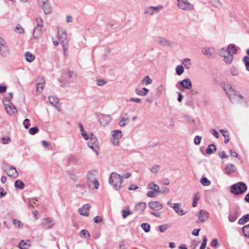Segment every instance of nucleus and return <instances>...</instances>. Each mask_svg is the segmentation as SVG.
Listing matches in <instances>:
<instances>
[{
    "label": "nucleus",
    "instance_id": "obj_1",
    "mask_svg": "<svg viewBox=\"0 0 249 249\" xmlns=\"http://www.w3.org/2000/svg\"><path fill=\"white\" fill-rule=\"evenodd\" d=\"M221 86L225 93L232 103L247 104L243 96L238 91L235 90L234 87L231 83L224 82L222 83Z\"/></svg>",
    "mask_w": 249,
    "mask_h": 249
},
{
    "label": "nucleus",
    "instance_id": "obj_2",
    "mask_svg": "<svg viewBox=\"0 0 249 249\" xmlns=\"http://www.w3.org/2000/svg\"><path fill=\"white\" fill-rule=\"evenodd\" d=\"M58 38L63 48L64 56L66 57L68 54L69 40L67 38V34L65 29L62 28L58 29Z\"/></svg>",
    "mask_w": 249,
    "mask_h": 249
},
{
    "label": "nucleus",
    "instance_id": "obj_3",
    "mask_svg": "<svg viewBox=\"0 0 249 249\" xmlns=\"http://www.w3.org/2000/svg\"><path fill=\"white\" fill-rule=\"evenodd\" d=\"M108 182L116 190H119L121 188L123 183L121 176L115 172L112 173L109 177Z\"/></svg>",
    "mask_w": 249,
    "mask_h": 249
},
{
    "label": "nucleus",
    "instance_id": "obj_4",
    "mask_svg": "<svg viewBox=\"0 0 249 249\" xmlns=\"http://www.w3.org/2000/svg\"><path fill=\"white\" fill-rule=\"evenodd\" d=\"M247 190V186L245 183L239 182L231 187V192L232 194L237 195L245 193Z\"/></svg>",
    "mask_w": 249,
    "mask_h": 249
},
{
    "label": "nucleus",
    "instance_id": "obj_5",
    "mask_svg": "<svg viewBox=\"0 0 249 249\" xmlns=\"http://www.w3.org/2000/svg\"><path fill=\"white\" fill-rule=\"evenodd\" d=\"M36 26L33 30V36L36 39L38 38L42 34V28L43 27V20L40 17L36 18Z\"/></svg>",
    "mask_w": 249,
    "mask_h": 249
},
{
    "label": "nucleus",
    "instance_id": "obj_6",
    "mask_svg": "<svg viewBox=\"0 0 249 249\" xmlns=\"http://www.w3.org/2000/svg\"><path fill=\"white\" fill-rule=\"evenodd\" d=\"M178 7L182 10L192 11L194 9L193 4L190 3L188 0H177Z\"/></svg>",
    "mask_w": 249,
    "mask_h": 249
},
{
    "label": "nucleus",
    "instance_id": "obj_7",
    "mask_svg": "<svg viewBox=\"0 0 249 249\" xmlns=\"http://www.w3.org/2000/svg\"><path fill=\"white\" fill-rule=\"evenodd\" d=\"M10 54V50L6 41L0 37V54L3 57H7Z\"/></svg>",
    "mask_w": 249,
    "mask_h": 249
},
{
    "label": "nucleus",
    "instance_id": "obj_8",
    "mask_svg": "<svg viewBox=\"0 0 249 249\" xmlns=\"http://www.w3.org/2000/svg\"><path fill=\"white\" fill-rule=\"evenodd\" d=\"M112 138L111 141L112 143L117 145L119 144V140L122 137V132L120 130H115L111 132Z\"/></svg>",
    "mask_w": 249,
    "mask_h": 249
},
{
    "label": "nucleus",
    "instance_id": "obj_9",
    "mask_svg": "<svg viewBox=\"0 0 249 249\" xmlns=\"http://www.w3.org/2000/svg\"><path fill=\"white\" fill-rule=\"evenodd\" d=\"M5 171L8 176L13 178H16L18 176V173L17 169L12 166L7 165L5 167Z\"/></svg>",
    "mask_w": 249,
    "mask_h": 249
},
{
    "label": "nucleus",
    "instance_id": "obj_10",
    "mask_svg": "<svg viewBox=\"0 0 249 249\" xmlns=\"http://www.w3.org/2000/svg\"><path fill=\"white\" fill-rule=\"evenodd\" d=\"M4 105L5 106V108L7 112V113L10 115H13L16 114L18 112L17 109L16 107L12 103H10L9 105L6 106L4 103V101H3Z\"/></svg>",
    "mask_w": 249,
    "mask_h": 249
},
{
    "label": "nucleus",
    "instance_id": "obj_11",
    "mask_svg": "<svg viewBox=\"0 0 249 249\" xmlns=\"http://www.w3.org/2000/svg\"><path fill=\"white\" fill-rule=\"evenodd\" d=\"M98 120L102 125L105 126L110 122L111 117L109 115H101Z\"/></svg>",
    "mask_w": 249,
    "mask_h": 249
},
{
    "label": "nucleus",
    "instance_id": "obj_12",
    "mask_svg": "<svg viewBox=\"0 0 249 249\" xmlns=\"http://www.w3.org/2000/svg\"><path fill=\"white\" fill-rule=\"evenodd\" d=\"M149 207L154 211H159L162 209L161 203L158 201H150L148 203Z\"/></svg>",
    "mask_w": 249,
    "mask_h": 249
},
{
    "label": "nucleus",
    "instance_id": "obj_13",
    "mask_svg": "<svg viewBox=\"0 0 249 249\" xmlns=\"http://www.w3.org/2000/svg\"><path fill=\"white\" fill-rule=\"evenodd\" d=\"M54 223L53 221L50 218H44L42 220L41 226L45 229H49L53 227Z\"/></svg>",
    "mask_w": 249,
    "mask_h": 249
},
{
    "label": "nucleus",
    "instance_id": "obj_14",
    "mask_svg": "<svg viewBox=\"0 0 249 249\" xmlns=\"http://www.w3.org/2000/svg\"><path fill=\"white\" fill-rule=\"evenodd\" d=\"M240 215L239 210L237 209L230 212L229 220L231 222H234Z\"/></svg>",
    "mask_w": 249,
    "mask_h": 249
},
{
    "label": "nucleus",
    "instance_id": "obj_15",
    "mask_svg": "<svg viewBox=\"0 0 249 249\" xmlns=\"http://www.w3.org/2000/svg\"><path fill=\"white\" fill-rule=\"evenodd\" d=\"M209 213L204 210H200L199 214L197 215L199 222H204L206 221L209 217Z\"/></svg>",
    "mask_w": 249,
    "mask_h": 249
},
{
    "label": "nucleus",
    "instance_id": "obj_16",
    "mask_svg": "<svg viewBox=\"0 0 249 249\" xmlns=\"http://www.w3.org/2000/svg\"><path fill=\"white\" fill-rule=\"evenodd\" d=\"M181 203H174V205H173V209L179 215H183L186 213V212L181 209Z\"/></svg>",
    "mask_w": 249,
    "mask_h": 249
},
{
    "label": "nucleus",
    "instance_id": "obj_17",
    "mask_svg": "<svg viewBox=\"0 0 249 249\" xmlns=\"http://www.w3.org/2000/svg\"><path fill=\"white\" fill-rule=\"evenodd\" d=\"M180 84L184 89H190L192 87V84L190 79L186 78L182 81H179Z\"/></svg>",
    "mask_w": 249,
    "mask_h": 249
},
{
    "label": "nucleus",
    "instance_id": "obj_18",
    "mask_svg": "<svg viewBox=\"0 0 249 249\" xmlns=\"http://www.w3.org/2000/svg\"><path fill=\"white\" fill-rule=\"evenodd\" d=\"M90 206L89 204H86L83 206V207L79 209V213L81 215L84 216H88L89 215V210Z\"/></svg>",
    "mask_w": 249,
    "mask_h": 249
},
{
    "label": "nucleus",
    "instance_id": "obj_19",
    "mask_svg": "<svg viewBox=\"0 0 249 249\" xmlns=\"http://www.w3.org/2000/svg\"><path fill=\"white\" fill-rule=\"evenodd\" d=\"M146 207V204L145 202H141L136 205L135 209L137 212L142 213L145 210Z\"/></svg>",
    "mask_w": 249,
    "mask_h": 249
},
{
    "label": "nucleus",
    "instance_id": "obj_20",
    "mask_svg": "<svg viewBox=\"0 0 249 249\" xmlns=\"http://www.w3.org/2000/svg\"><path fill=\"white\" fill-rule=\"evenodd\" d=\"M49 100L50 103L55 108H56L58 110H59V107L58 106V99L57 98L53 96H50L49 97Z\"/></svg>",
    "mask_w": 249,
    "mask_h": 249
},
{
    "label": "nucleus",
    "instance_id": "obj_21",
    "mask_svg": "<svg viewBox=\"0 0 249 249\" xmlns=\"http://www.w3.org/2000/svg\"><path fill=\"white\" fill-rule=\"evenodd\" d=\"M89 138L90 139V141L88 142V146L91 145H99V142L97 137L94 136L92 133L89 135Z\"/></svg>",
    "mask_w": 249,
    "mask_h": 249
},
{
    "label": "nucleus",
    "instance_id": "obj_22",
    "mask_svg": "<svg viewBox=\"0 0 249 249\" xmlns=\"http://www.w3.org/2000/svg\"><path fill=\"white\" fill-rule=\"evenodd\" d=\"M41 5L42 8L44 11L45 14H50L52 13V7L49 3L47 2L46 3L42 4Z\"/></svg>",
    "mask_w": 249,
    "mask_h": 249
},
{
    "label": "nucleus",
    "instance_id": "obj_23",
    "mask_svg": "<svg viewBox=\"0 0 249 249\" xmlns=\"http://www.w3.org/2000/svg\"><path fill=\"white\" fill-rule=\"evenodd\" d=\"M228 54H232L236 53L237 49L236 47L234 44H230L226 50Z\"/></svg>",
    "mask_w": 249,
    "mask_h": 249
},
{
    "label": "nucleus",
    "instance_id": "obj_24",
    "mask_svg": "<svg viewBox=\"0 0 249 249\" xmlns=\"http://www.w3.org/2000/svg\"><path fill=\"white\" fill-rule=\"evenodd\" d=\"M148 189L154 191L157 193H160V187L157 184L153 182H151L148 185Z\"/></svg>",
    "mask_w": 249,
    "mask_h": 249
},
{
    "label": "nucleus",
    "instance_id": "obj_25",
    "mask_svg": "<svg viewBox=\"0 0 249 249\" xmlns=\"http://www.w3.org/2000/svg\"><path fill=\"white\" fill-rule=\"evenodd\" d=\"M30 246L31 245L29 240L26 241L22 240L18 244V247L20 249H28Z\"/></svg>",
    "mask_w": 249,
    "mask_h": 249
},
{
    "label": "nucleus",
    "instance_id": "obj_26",
    "mask_svg": "<svg viewBox=\"0 0 249 249\" xmlns=\"http://www.w3.org/2000/svg\"><path fill=\"white\" fill-rule=\"evenodd\" d=\"M137 95L140 96H145L147 94L149 89L146 88H143L142 89H136L135 90Z\"/></svg>",
    "mask_w": 249,
    "mask_h": 249
},
{
    "label": "nucleus",
    "instance_id": "obj_27",
    "mask_svg": "<svg viewBox=\"0 0 249 249\" xmlns=\"http://www.w3.org/2000/svg\"><path fill=\"white\" fill-rule=\"evenodd\" d=\"M216 150V146L213 144H209L206 150V153L210 155L214 153Z\"/></svg>",
    "mask_w": 249,
    "mask_h": 249
},
{
    "label": "nucleus",
    "instance_id": "obj_28",
    "mask_svg": "<svg viewBox=\"0 0 249 249\" xmlns=\"http://www.w3.org/2000/svg\"><path fill=\"white\" fill-rule=\"evenodd\" d=\"M26 60L28 62H33L35 59V56L29 52H27L24 54Z\"/></svg>",
    "mask_w": 249,
    "mask_h": 249
},
{
    "label": "nucleus",
    "instance_id": "obj_29",
    "mask_svg": "<svg viewBox=\"0 0 249 249\" xmlns=\"http://www.w3.org/2000/svg\"><path fill=\"white\" fill-rule=\"evenodd\" d=\"M236 168L234 165L231 164H228L225 168V171L227 174H230L233 173L235 171Z\"/></svg>",
    "mask_w": 249,
    "mask_h": 249
},
{
    "label": "nucleus",
    "instance_id": "obj_30",
    "mask_svg": "<svg viewBox=\"0 0 249 249\" xmlns=\"http://www.w3.org/2000/svg\"><path fill=\"white\" fill-rule=\"evenodd\" d=\"M156 42L162 45L168 46L170 45L169 42L165 38L162 37H159L156 39Z\"/></svg>",
    "mask_w": 249,
    "mask_h": 249
},
{
    "label": "nucleus",
    "instance_id": "obj_31",
    "mask_svg": "<svg viewBox=\"0 0 249 249\" xmlns=\"http://www.w3.org/2000/svg\"><path fill=\"white\" fill-rule=\"evenodd\" d=\"M78 126L80 130L81 133V135H82L83 137L85 140H88L89 139V135L87 133V132L84 130L82 124L81 123H79Z\"/></svg>",
    "mask_w": 249,
    "mask_h": 249
},
{
    "label": "nucleus",
    "instance_id": "obj_32",
    "mask_svg": "<svg viewBox=\"0 0 249 249\" xmlns=\"http://www.w3.org/2000/svg\"><path fill=\"white\" fill-rule=\"evenodd\" d=\"M129 123V119L128 118H125L123 117L121 118V119L119 122V125L121 127L125 126L127 124Z\"/></svg>",
    "mask_w": 249,
    "mask_h": 249
},
{
    "label": "nucleus",
    "instance_id": "obj_33",
    "mask_svg": "<svg viewBox=\"0 0 249 249\" xmlns=\"http://www.w3.org/2000/svg\"><path fill=\"white\" fill-rule=\"evenodd\" d=\"M15 187L17 189H23L25 187L24 183L20 180H17L15 182Z\"/></svg>",
    "mask_w": 249,
    "mask_h": 249
},
{
    "label": "nucleus",
    "instance_id": "obj_34",
    "mask_svg": "<svg viewBox=\"0 0 249 249\" xmlns=\"http://www.w3.org/2000/svg\"><path fill=\"white\" fill-rule=\"evenodd\" d=\"M248 221H249V214H246L240 218L238 220V223L243 225Z\"/></svg>",
    "mask_w": 249,
    "mask_h": 249
},
{
    "label": "nucleus",
    "instance_id": "obj_35",
    "mask_svg": "<svg viewBox=\"0 0 249 249\" xmlns=\"http://www.w3.org/2000/svg\"><path fill=\"white\" fill-rule=\"evenodd\" d=\"M230 73L234 76H238L240 73V71L237 68L233 66L230 69Z\"/></svg>",
    "mask_w": 249,
    "mask_h": 249
},
{
    "label": "nucleus",
    "instance_id": "obj_36",
    "mask_svg": "<svg viewBox=\"0 0 249 249\" xmlns=\"http://www.w3.org/2000/svg\"><path fill=\"white\" fill-rule=\"evenodd\" d=\"M182 65L186 69H189L191 65L190 59L188 58L184 59L182 61Z\"/></svg>",
    "mask_w": 249,
    "mask_h": 249
},
{
    "label": "nucleus",
    "instance_id": "obj_37",
    "mask_svg": "<svg viewBox=\"0 0 249 249\" xmlns=\"http://www.w3.org/2000/svg\"><path fill=\"white\" fill-rule=\"evenodd\" d=\"M95 176V172L91 171L88 173L87 175V179L89 183H91L93 180Z\"/></svg>",
    "mask_w": 249,
    "mask_h": 249
},
{
    "label": "nucleus",
    "instance_id": "obj_38",
    "mask_svg": "<svg viewBox=\"0 0 249 249\" xmlns=\"http://www.w3.org/2000/svg\"><path fill=\"white\" fill-rule=\"evenodd\" d=\"M202 53L204 54L207 55L209 56H211L212 55L211 49L210 48H208V47L203 48L202 50Z\"/></svg>",
    "mask_w": 249,
    "mask_h": 249
},
{
    "label": "nucleus",
    "instance_id": "obj_39",
    "mask_svg": "<svg viewBox=\"0 0 249 249\" xmlns=\"http://www.w3.org/2000/svg\"><path fill=\"white\" fill-rule=\"evenodd\" d=\"M44 87V83L43 82L38 83L36 87V93L37 95L41 93V90L43 89Z\"/></svg>",
    "mask_w": 249,
    "mask_h": 249
},
{
    "label": "nucleus",
    "instance_id": "obj_40",
    "mask_svg": "<svg viewBox=\"0 0 249 249\" xmlns=\"http://www.w3.org/2000/svg\"><path fill=\"white\" fill-rule=\"evenodd\" d=\"M176 71L178 75H181L184 72V68L182 65H178L176 68Z\"/></svg>",
    "mask_w": 249,
    "mask_h": 249
},
{
    "label": "nucleus",
    "instance_id": "obj_41",
    "mask_svg": "<svg viewBox=\"0 0 249 249\" xmlns=\"http://www.w3.org/2000/svg\"><path fill=\"white\" fill-rule=\"evenodd\" d=\"M152 82V79L148 76H145L142 81V84H144L145 85L150 84Z\"/></svg>",
    "mask_w": 249,
    "mask_h": 249
},
{
    "label": "nucleus",
    "instance_id": "obj_42",
    "mask_svg": "<svg viewBox=\"0 0 249 249\" xmlns=\"http://www.w3.org/2000/svg\"><path fill=\"white\" fill-rule=\"evenodd\" d=\"M200 181L203 186H208L211 184V181L206 177H202Z\"/></svg>",
    "mask_w": 249,
    "mask_h": 249
},
{
    "label": "nucleus",
    "instance_id": "obj_43",
    "mask_svg": "<svg viewBox=\"0 0 249 249\" xmlns=\"http://www.w3.org/2000/svg\"><path fill=\"white\" fill-rule=\"evenodd\" d=\"M233 59V55L232 54H228V55H224V61L227 64H231Z\"/></svg>",
    "mask_w": 249,
    "mask_h": 249
},
{
    "label": "nucleus",
    "instance_id": "obj_44",
    "mask_svg": "<svg viewBox=\"0 0 249 249\" xmlns=\"http://www.w3.org/2000/svg\"><path fill=\"white\" fill-rule=\"evenodd\" d=\"M141 226L145 232H148L150 231V225L149 224L146 223H142Z\"/></svg>",
    "mask_w": 249,
    "mask_h": 249
},
{
    "label": "nucleus",
    "instance_id": "obj_45",
    "mask_svg": "<svg viewBox=\"0 0 249 249\" xmlns=\"http://www.w3.org/2000/svg\"><path fill=\"white\" fill-rule=\"evenodd\" d=\"M160 166L158 164H155L151 169L150 170L153 174H157L159 170L160 169Z\"/></svg>",
    "mask_w": 249,
    "mask_h": 249
},
{
    "label": "nucleus",
    "instance_id": "obj_46",
    "mask_svg": "<svg viewBox=\"0 0 249 249\" xmlns=\"http://www.w3.org/2000/svg\"><path fill=\"white\" fill-rule=\"evenodd\" d=\"M246 237L249 238V224L244 226L242 229Z\"/></svg>",
    "mask_w": 249,
    "mask_h": 249
},
{
    "label": "nucleus",
    "instance_id": "obj_47",
    "mask_svg": "<svg viewBox=\"0 0 249 249\" xmlns=\"http://www.w3.org/2000/svg\"><path fill=\"white\" fill-rule=\"evenodd\" d=\"M80 236L81 237H85L86 238H87L90 237V234L87 230H82L80 231Z\"/></svg>",
    "mask_w": 249,
    "mask_h": 249
},
{
    "label": "nucleus",
    "instance_id": "obj_48",
    "mask_svg": "<svg viewBox=\"0 0 249 249\" xmlns=\"http://www.w3.org/2000/svg\"><path fill=\"white\" fill-rule=\"evenodd\" d=\"M13 224L17 228H21L23 227V224L20 221L15 219L13 220Z\"/></svg>",
    "mask_w": 249,
    "mask_h": 249
},
{
    "label": "nucleus",
    "instance_id": "obj_49",
    "mask_svg": "<svg viewBox=\"0 0 249 249\" xmlns=\"http://www.w3.org/2000/svg\"><path fill=\"white\" fill-rule=\"evenodd\" d=\"M199 195L198 193H196L194 195V200H193V207H196L197 204V201L198 200H199Z\"/></svg>",
    "mask_w": 249,
    "mask_h": 249
},
{
    "label": "nucleus",
    "instance_id": "obj_50",
    "mask_svg": "<svg viewBox=\"0 0 249 249\" xmlns=\"http://www.w3.org/2000/svg\"><path fill=\"white\" fill-rule=\"evenodd\" d=\"M144 13L145 14H148L150 15H152L155 14L152 6H150L146 8L145 10Z\"/></svg>",
    "mask_w": 249,
    "mask_h": 249
},
{
    "label": "nucleus",
    "instance_id": "obj_51",
    "mask_svg": "<svg viewBox=\"0 0 249 249\" xmlns=\"http://www.w3.org/2000/svg\"><path fill=\"white\" fill-rule=\"evenodd\" d=\"M1 141L3 144H6L10 143L11 140L9 137L4 136L2 138Z\"/></svg>",
    "mask_w": 249,
    "mask_h": 249
},
{
    "label": "nucleus",
    "instance_id": "obj_52",
    "mask_svg": "<svg viewBox=\"0 0 249 249\" xmlns=\"http://www.w3.org/2000/svg\"><path fill=\"white\" fill-rule=\"evenodd\" d=\"M122 213L123 214V217L124 218H126L129 215L132 214V212L130 211H127L126 210H122Z\"/></svg>",
    "mask_w": 249,
    "mask_h": 249
},
{
    "label": "nucleus",
    "instance_id": "obj_53",
    "mask_svg": "<svg viewBox=\"0 0 249 249\" xmlns=\"http://www.w3.org/2000/svg\"><path fill=\"white\" fill-rule=\"evenodd\" d=\"M202 140V137L199 136H195L194 140V143L196 145H199L200 142Z\"/></svg>",
    "mask_w": 249,
    "mask_h": 249
},
{
    "label": "nucleus",
    "instance_id": "obj_54",
    "mask_svg": "<svg viewBox=\"0 0 249 249\" xmlns=\"http://www.w3.org/2000/svg\"><path fill=\"white\" fill-rule=\"evenodd\" d=\"M244 61L245 64L246 70L249 71V56H245Z\"/></svg>",
    "mask_w": 249,
    "mask_h": 249
},
{
    "label": "nucleus",
    "instance_id": "obj_55",
    "mask_svg": "<svg viewBox=\"0 0 249 249\" xmlns=\"http://www.w3.org/2000/svg\"><path fill=\"white\" fill-rule=\"evenodd\" d=\"M37 200V199L35 197L30 198L28 201V206L34 208V205L36 204V201Z\"/></svg>",
    "mask_w": 249,
    "mask_h": 249
},
{
    "label": "nucleus",
    "instance_id": "obj_56",
    "mask_svg": "<svg viewBox=\"0 0 249 249\" xmlns=\"http://www.w3.org/2000/svg\"><path fill=\"white\" fill-rule=\"evenodd\" d=\"M89 147H90L91 149L93 150V151H94L96 155H98V150L99 149V145H91L89 146H88Z\"/></svg>",
    "mask_w": 249,
    "mask_h": 249
},
{
    "label": "nucleus",
    "instance_id": "obj_57",
    "mask_svg": "<svg viewBox=\"0 0 249 249\" xmlns=\"http://www.w3.org/2000/svg\"><path fill=\"white\" fill-rule=\"evenodd\" d=\"M39 131L38 127L35 126L29 129V133L31 135H35L36 133H37Z\"/></svg>",
    "mask_w": 249,
    "mask_h": 249
},
{
    "label": "nucleus",
    "instance_id": "obj_58",
    "mask_svg": "<svg viewBox=\"0 0 249 249\" xmlns=\"http://www.w3.org/2000/svg\"><path fill=\"white\" fill-rule=\"evenodd\" d=\"M155 14L157 13L162 10L163 6L162 5H159L157 6H152Z\"/></svg>",
    "mask_w": 249,
    "mask_h": 249
},
{
    "label": "nucleus",
    "instance_id": "obj_59",
    "mask_svg": "<svg viewBox=\"0 0 249 249\" xmlns=\"http://www.w3.org/2000/svg\"><path fill=\"white\" fill-rule=\"evenodd\" d=\"M96 82L97 85L102 86L107 83V81L104 79H97Z\"/></svg>",
    "mask_w": 249,
    "mask_h": 249
},
{
    "label": "nucleus",
    "instance_id": "obj_60",
    "mask_svg": "<svg viewBox=\"0 0 249 249\" xmlns=\"http://www.w3.org/2000/svg\"><path fill=\"white\" fill-rule=\"evenodd\" d=\"M211 245L212 247L215 248L219 245L218 240L217 239H214L211 242Z\"/></svg>",
    "mask_w": 249,
    "mask_h": 249
},
{
    "label": "nucleus",
    "instance_id": "obj_61",
    "mask_svg": "<svg viewBox=\"0 0 249 249\" xmlns=\"http://www.w3.org/2000/svg\"><path fill=\"white\" fill-rule=\"evenodd\" d=\"M76 188L79 189L77 191L80 192L81 194H83L84 193V192H85V189H84V185H79V184H77L76 185Z\"/></svg>",
    "mask_w": 249,
    "mask_h": 249
},
{
    "label": "nucleus",
    "instance_id": "obj_62",
    "mask_svg": "<svg viewBox=\"0 0 249 249\" xmlns=\"http://www.w3.org/2000/svg\"><path fill=\"white\" fill-rule=\"evenodd\" d=\"M126 101L127 102L130 101V102H136L137 103H139L141 102V100L139 98H131L129 99H126Z\"/></svg>",
    "mask_w": 249,
    "mask_h": 249
},
{
    "label": "nucleus",
    "instance_id": "obj_63",
    "mask_svg": "<svg viewBox=\"0 0 249 249\" xmlns=\"http://www.w3.org/2000/svg\"><path fill=\"white\" fill-rule=\"evenodd\" d=\"M68 74L69 77L70 78H75L77 75L76 72L73 71H69L68 72Z\"/></svg>",
    "mask_w": 249,
    "mask_h": 249
},
{
    "label": "nucleus",
    "instance_id": "obj_64",
    "mask_svg": "<svg viewBox=\"0 0 249 249\" xmlns=\"http://www.w3.org/2000/svg\"><path fill=\"white\" fill-rule=\"evenodd\" d=\"M29 122H30V120L28 119H26L23 121V124H24V127L26 129H28L29 128V126L30 125V124Z\"/></svg>",
    "mask_w": 249,
    "mask_h": 249
}]
</instances>
